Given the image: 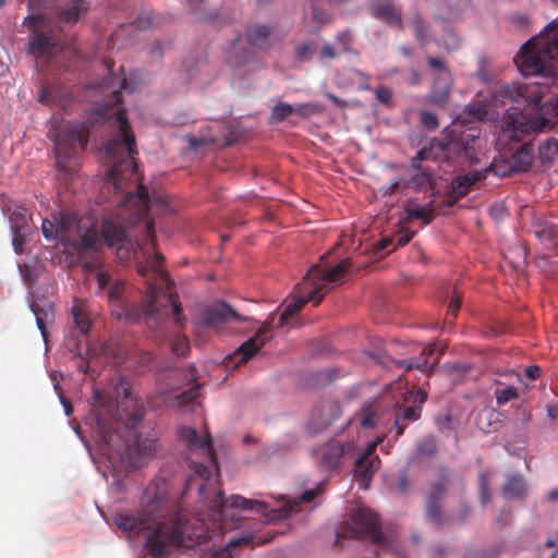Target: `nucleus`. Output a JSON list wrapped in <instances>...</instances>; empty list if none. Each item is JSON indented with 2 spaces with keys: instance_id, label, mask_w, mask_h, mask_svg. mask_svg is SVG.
I'll return each instance as SVG.
<instances>
[{
  "instance_id": "nucleus-1",
  "label": "nucleus",
  "mask_w": 558,
  "mask_h": 558,
  "mask_svg": "<svg viewBox=\"0 0 558 558\" xmlns=\"http://www.w3.org/2000/svg\"><path fill=\"white\" fill-rule=\"evenodd\" d=\"M193 475L184 480V489L173 494V482L165 475H157L145 489L141 508L136 515L130 512H118L113 521L118 529L130 534H147L146 546L155 558H160L169 553L170 546H180L186 539H192L193 532L187 515L183 513L182 500L193 486L197 487L198 496L204 507L210 511L208 517L213 521H220L229 517L228 509L253 510L268 522L288 518L294 510L296 502L286 501L280 508L267 510L264 501L247 499L240 495L225 498L222 490L214 494L210 483V471L199 462H191Z\"/></svg>"
},
{
  "instance_id": "nucleus-2",
  "label": "nucleus",
  "mask_w": 558,
  "mask_h": 558,
  "mask_svg": "<svg viewBox=\"0 0 558 558\" xmlns=\"http://www.w3.org/2000/svg\"><path fill=\"white\" fill-rule=\"evenodd\" d=\"M112 116L119 125V134L109 140L106 145V154L112 165L102 182L100 193L101 196L121 193L123 196L118 201L120 205L124 206L135 201L138 211L145 214L148 210L149 201L147 189L138 183L135 192L129 190V184L138 181L135 137L124 110L118 109Z\"/></svg>"
},
{
  "instance_id": "nucleus-3",
  "label": "nucleus",
  "mask_w": 558,
  "mask_h": 558,
  "mask_svg": "<svg viewBox=\"0 0 558 558\" xmlns=\"http://www.w3.org/2000/svg\"><path fill=\"white\" fill-rule=\"evenodd\" d=\"M125 400L118 404L121 424L108 428L98 420L99 434L108 450L119 456L121 461L131 468H142L153 459L159 450L158 433L135 432L144 417L145 409L137 401L129 399V390L124 389Z\"/></svg>"
},
{
  "instance_id": "nucleus-4",
  "label": "nucleus",
  "mask_w": 558,
  "mask_h": 558,
  "mask_svg": "<svg viewBox=\"0 0 558 558\" xmlns=\"http://www.w3.org/2000/svg\"><path fill=\"white\" fill-rule=\"evenodd\" d=\"M548 83L505 84L498 88L496 96L505 102L518 105L506 110L500 120V137L521 142L525 137L539 133L549 124V119L542 114V99Z\"/></svg>"
},
{
  "instance_id": "nucleus-5",
  "label": "nucleus",
  "mask_w": 558,
  "mask_h": 558,
  "mask_svg": "<svg viewBox=\"0 0 558 558\" xmlns=\"http://www.w3.org/2000/svg\"><path fill=\"white\" fill-rule=\"evenodd\" d=\"M165 257L160 253L147 259L146 264L137 265V272L145 281V293L140 306H132L125 311L128 320L144 323L149 329L156 330L168 318V304H172L174 315L178 317L181 312V305L175 303L171 296H168L165 303H158V295L166 292L165 288L170 289L173 282L163 270Z\"/></svg>"
},
{
  "instance_id": "nucleus-6",
  "label": "nucleus",
  "mask_w": 558,
  "mask_h": 558,
  "mask_svg": "<svg viewBox=\"0 0 558 558\" xmlns=\"http://www.w3.org/2000/svg\"><path fill=\"white\" fill-rule=\"evenodd\" d=\"M350 267V258L342 259L332 268L323 264L312 266L305 278L294 287L293 299L280 314L278 327L288 325L289 319L299 313L306 303L313 302L317 306L326 293L344 281V275Z\"/></svg>"
},
{
  "instance_id": "nucleus-7",
  "label": "nucleus",
  "mask_w": 558,
  "mask_h": 558,
  "mask_svg": "<svg viewBox=\"0 0 558 558\" xmlns=\"http://www.w3.org/2000/svg\"><path fill=\"white\" fill-rule=\"evenodd\" d=\"M122 102L121 90H113L105 106L95 112L93 122L87 120L84 123L72 125L64 124L54 136V154L58 161L66 159L75 154L76 146L85 148L88 143L89 129L94 123L105 121L108 117V110Z\"/></svg>"
},
{
  "instance_id": "nucleus-8",
  "label": "nucleus",
  "mask_w": 558,
  "mask_h": 558,
  "mask_svg": "<svg viewBox=\"0 0 558 558\" xmlns=\"http://www.w3.org/2000/svg\"><path fill=\"white\" fill-rule=\"evenodd\" d=\"M451 483L450 472L441 466L439 469V481L430 486L425 499L426 520L433 525L441 527L446 523H464L471 513V507L465 501H462L457 510L447 517L442 511V502L447 495L448 485Z\"/></svg>"
},
{
  "instance_id": "nucleus-9",
  "label": "nucleus",
  "mask_w": 558,
  "mask_h": 558,
  "mask_svg": "<svg viewBox=\"0 0 558 558\" xmlns=\"http://www.w3.org/2000/svg\"><path fill=\"white\" fill-rule=\"evenodd\" d=\"M24 24L31 28L27 50L36 60L50 62L61 50L56 31L43 15H28Z\"/></svg>"
},
{
  "instance_id": "nucleus-10",
  "label": "nucleus",
  "mask_w": 558,
  "mask_h": 558,
  "mask_svg": "<svg viewBox=\"0 0 558 558\" xmlns=\"http://www.w3.org/2000/svg\"><path fill=\"white\" fill-rule=\"evenodd\" d=\"M518 70L524 75H539L543 78L554 82L558 72L553 62L536 47L532 39L527 40L520 49L514 59Z\"/></svg>"
},
{
  "instance_id": "nucleus-11",
  "label": "nucleus",
  "mask_w": 558,
  "mask_h": 558,
  "mask_svg": "<svg viewBox=\"0 0 558 558\" xmlns=\"http://www.w3.org/2000/svg\"><path fill=\"white\" fill-rule=\"evenodd\" d=\"M348 535L355 538H369L375 544L385 543V535L380 532L377 514L369 508H357L351 515V525Z\"/></svg>"
},
{
  "instance_id": "nucleus-12",
  "label": "nucleus",
  "mask_w": 558,
  "mask_h": 558,
  "mask_svg": "<svg viewBox=\"0 0 558 558\" xmlns=\"http://www.w3.org/2000/svg\"><path fill=\"white\" fill-rule=\"evenodd\" d=\"M383 441V437H378L375 441L369 442L363 453L356 459L353 476L361 488L367 489L375 472L379 469L380 460L375 454L377 445Z\"/></svg>"
},
{
  "instance_id": "nucleus-13",
  "label": "nucleus",
  "mask_w": 558,
  "mask_h": 558,
  "mask_svg": "<svg viewBox=\"0 0 558 558\" xmlns=\"http://www.w3.org/2000/svg\"><path fill=\"white\" fill-rule=\"evenodd\" d=\"M271 338V326L265 323L253 337L234 351L233 357H239L238 364L248 362Z\"/></svg>"
},
{
  "instance_id": "nucleus-14",
  "label": "nucleus",
  "mask_w": 558,
  "mask_h": 558,
  "mask_svg": "<svg viewBox=\"0 0 558 558\" xmlns=\"http://www.w3.org/2000/svg\"><path fill=\"white\" fill-rule=\"evenodd\" d=\"M231 319L234 322H238V323H243V322L248 320L247 317L242 316L239 313H236L226 302H219L213 306L206 307L202 315L203 323L206 326H209L213 328H218Z\"/></svg>"
},
{
  "instance_id": "nucleus-15",
  "label": "nucleus",
  "mask_w": 558,
  "mask_h": 558,
  "mask_svg": "<svg viewBox=\"0 0 558 558\" xmlns=\"http://www.w3.org/2000/svg\"><path fill=\"white\" fill-rule=\"evenodd\" d=\"M341 414L340 404L336 401H324L316 405L308 422L312 433H319L328 427Z\"/></svg>"
},
{
  "instance_id": "nucleus-16",
  "label": "nucleus",
  "mask_w": 558,
  "mask_h": 558,
  "mask_svg": "<svg viewBox=\"0 0 558 558\" xmlns=\"http://www.w3.org/2000/svg\"><path fill=\"white\" fill-rule=\"evenodd\" d=\"M178 434L190 451H197L207 456L211 462L216 463V453L213 446V439L209 434L203 439L198 435V432L192 427H180Z\"/></svg>"
},
{
  "instance_id": "nucleus-17",
  "label": "nucleus",
  "mask_w": 558,
  "mask_h": 558,
  "mask_svg": "<svg viewBox=\"0 0 558 558\" xmlns=\"http://www.w3.org/2000/svg\"><path fill=\"white\" fill-rule=\"evenodd\" d=\"M531 39L550 62L558 63V21L550 22L538 36Z\"/></svg>"
},
{
  "instance_id": "nucleus-18",
  "label": "nucleus",
  "mask_w": 558,
  "mask_h": 558,
  "mask_svg": "<svg viewBox=\"0 0 558 558\" xmlns=\"http://www.w3.org/2000/svg\"><path fill=\"white\" fill-rule=\"evenodd\" d=\"M353 449V442L342 444L338 440H330L319 451V463L327 470H333L339 465L340 458Z\"/></svg>"
},
{
  "instance_id": "nucleus-19",
  "label": "nucleus",
  "mask_w": 558,
  "mask_h": 558,
  "mask_svg": "<svg viewBox=\"0 0 558 558\" xmlns=\"http://www.w3.org/2000/svg\"><path fill=\"white\" fill-rule=\"evenodd\" d=\"M452 83L451 72L437 74L427 95L428 101L434 106L445 107L450 99Z\"/></svg>"
},
{
  "instance_id": "nucleus-20",
  "label": "nucleus",
  "mask_w": 558,
  "mask_h": 558,
  "mask_svg": "<svg viewBox=\"0 0 558 558\" xmlns=\"http://www.w3.org/2000/svg\"><path fill=\"white\" fill-rule=\"evenodd\" d=\"M449 144L441 141L432 140L428 145L422 147L411 159V167L420 169V162L423 160L445 161L449 159Z\"/></svg>"
},
{
  "instance_id": "nucleus-21",
  "label": "nucleus",
  "mask_w": 558,
  "mask_h": 558,
  "mask_svg": "<svg viewBox=\"0 0 558 558\" xmlns=\"http://www.w3.org/2000/svg\"><path fill=\"white\" fill-rule=\"evenodd\" d=\"M88 11L86 0H69L57 8V21L62 26H73Z\"/></svg>"
},
{
  "instance_id": "nucleus-22",
  "label": "nucleus",
  "mask_w": 558,
  "mask_h": 558,
  "mask_svg": "<svg viewBox=\"0 0 558 558\" xmlns=\"http://www.w3.org/2000/svg\"><path fill=\"white\" fill-rule=\"evenodd\" d=\"M372 15L387 24L396 25L403 29L402 12L397 9L391 0L376 1L371 4Z\"/></svg>"
},
{
  "instance_id": "nucleus-23",
  "label": "nucleus",
  "mask_w": 558,
  "mask_h": 558,
  "mask_svg": "<svg viewBox=\"0 0 558 558\" xmlns=\"http://www.w3.org/2000/svg\"><path fill=\"white\" fill-rule=\"evenodd\" d=\"M101 233L108 246L120 245L126 240V226L118 220L105 218L101 223Z\"/></svg>"
},
{
  "instance_id": "nucleus-24",
  "label": "nucleus",
  "mask_w": 558,
  "mask_h": 558,
  "mask_svg": "<svg viewBox=\"0 0 558 558\" xmlns=\"http://www.w3.org/2000/svg\"><path fill=\"white\" fill-rule=\"evenodd\" d=\"M68 226H78V220L75 215L62 217L58 223L49 219H44L41 223V231L47 240H56L60 235L63 238L66 232Z\"/></svg>"
},
{
  "instance_id": "nucleus-25",
  "label": "nucleus",
  "mask_w": 558,
  "mask_h": 558,
  "mask_svg": "<svg viewBox=\"0 0 558 558\" xmlns=\"http://www.w3.org/2000/svg\"><path fill=\"white\" fill-rule=\"evenodd\" d=\"M534 160V147L531 142L521 145L511 156L510 168L515 172H526Z\"/></svg>"
},
{
  "instance_id": "nucleus-26",
  "label": "nucleus",
  "mask_w": 558,
  "mask_h": 558,
  "mask_svg": "<svg viewBox=\"0 0 558 558\" xmlns=\"http://www.w3.org/2000/svg\"><path fill=\"white\" fill-rule=\"evenodd\" d=\"M535 236L546 245L548 250L558 255V226L549 221L537 223L534 227Z\"/></svg>"
},
{
  "instance_id": "nucleus-27",
  "label": "nucleus",
  "mask_w": 558,
  "mask_h": 558,
  "mask_svg": "<svg viewBox=\"0 0 558 558\" xmlns=\"http://www.w3.org/2000/svg\"><path fill=\"white\" fill-rule=\"evenodd\" d=\"M371 356L377 363L381 364L385 367H390L392 364H395L398 367H404L407 371L416 368V369H420L421 372H426L427 369L432 368V366H429L427 359H425L423 362H415L413 359L397 361V360L388 356L384 352L372 353Z\"/></svg>"
},
{
  "instance_id": "nucleus-28",
  "label": "nucleus",
  "mask_w": 558,
  "mask_h": 558,
  "mask_svg": "<svg viewBox=\"0 0 558 558\" xmlns=\"http://www.w3.org/2000/svg\"><path fill=\"white\" fill-rule=\"evenodd\" d=\"M272 27L268 25H254L247 31L251 46L258 49H268L271 46Z\"/></svg>"
},
{
  "instance_id": "nucleus-29",
  "label": "nucleus",
  "mask_w": 558,
  "mask_h": 558,
  "mask_svg": "<svg viewBox=\"0 0 558 558\" xmlns=\"http://www.w3.org/2000/svg\"><path fill=\"white\" fill-rule=\"evenodd\" d=\"M32 311L36 317V324L44 338H46V327L52 323L54 318L53 305L51 302L45 301L43 304L34 302Z\"/></svg>"
},
{
  "instance_id": "nucleus-30",
  "label": "nucleus",
  "mask_w": 558,
  "mask_h": 558,
  "mask_svg": "<svg viewBox=\"0 0 558 558\" xmlns=\"http://www.w3.org/2000/svg\"><path fill=\"white\" fill-rule=\"evenodd\" d=\"M395 423L393 426L397 428V437L402 435L407 422L417 421L421 416V407H399L393 414Z\"/></svg>"
},
{
  "instance_id": "nucleus-31",
  "label": "nucleus",
  "mask_w": 558,
  "mask_h": 558,
  "mask_svg": "<svg viewBox=\"0 0 558 558\" xmlns=\"http://www.w3.org/2000/svg\"><path fill=\"white\" fill-rule=\"evenodd\" d=\"M502 494L508 499H523L526 495V484L521 475H512L507 478L502 487Z\"/></svg>"
},
{
  "instance_id": "nucleus-32",
  "label": "nucleus",
  "mask_w": 558,
  "mask_h": 558,
  "mask_svg": "<svg viewBox=\"0 0 558 558\" xmlns=\"http://www.w3.org/2000/svg\"><path fill=\"white\" fill-rule=\"evenodd\" d=\"M404 208L409 219H420L424 225L430 223L434 218V210L429 205L409 203Z\"/></svg>"
},
{
  "instance_id": "nucleus-33",
  "label": "nucleus",
  "mask_w": 558,
  "mask_h": 558,
  "mask_svg": "<svg viewBox=\"0 0 558 558\" xmlns=\"http://www.w3.org/2000/svg\"><path fill=\"white\" fill-rule=\"evenodd\" d=\"M469 113L480 121H494L497 112L487 101H474L469 106Z\"/></svg>"
},
{
  "instance_id": "nucleus-34",
  "label": "nucleus",
  "mask_w": 558,
  "mask_h": 558,
  "mask_svg": "<svg viewBox=\"0 0 558 558\" xmlns=\"http://www.w3.org/2000/svg\"><path fill=\"white\" fill-rule=\"evenodd\" d=\"M480 180L481 174L477 172L469 173L463 177H457L452 180L451 183L452 191L458 197L464 196L469 192L470 187Z\"/></svg>"
},
{
  "instance_id": "nucleus-35",
  "label": "nucleus",
  "mask_w": 558,
  "mask_h": 558,
  "mask_svg": "<svg viewBox=\"0 0 558 558\" xmlns=\"http://www.w3.org/2000/svg\"><path fill=\"white\" fill-rule=\"evenodd\" d=\"M73 323L81 336H86L90 329V319L83 305L74 304L71 308Z\"/></svg>"
},
{
  "instance_id": "nucleus-36",
  "label": "nucleus",
  "mask_w": 558,
  "mask_h": 558,
  "mask_svg": "<svg viewBox=\"0 0 558 558\" xmlns=\"http://www.w3.org/2000/svg\"><path fill=\"white\" fill-rule=\"evenodd\" d=\"M558 154V140L549 137L538 145V159L542 163H551Z\"/></svg>"
},
{
  "instance_id": "nucleus-37",
  "label": "nucleus",
  "mask_w": 558,
  "mask_h": 558,
  "mask_svg": "<svg viewBox=\"0 0 558 558\" xmlns=\"http://www.w3.org/2000/svg\"><path fill=\"white\" fill-rule=\"evenodd\" d=\"M99 239L95 231L86 230L80 239L73 244V247L78 252L97 251Z\"/></svg>"
},
{
  "instance_id": "nucleus-38",
  "label": "nucleus",
  "mask_w": 558,
  "mask_h": 558,
  "mask_svg": "<svg viewBox=\"0 0 558 558\" xmlns=\"http://www.w3.org/2000/svg\"><path fill=\"white\" fill-rule=\"evenodd\" d=\"M361 425L364 428H378L384 425L381 415L379 413V405H368L364 408V415L361 420Z\"/></svg>"
},
{
  "instance_id": "nucleus-39",
  "label": "nucleus",
  "mask_w": 558,
  "mask_h": 558,
  "mask_svg": "<svg viewBox=\"0 0 558 558\" xmlns=\"http://www.w3.org/2000/svg\"><path fill=\"white\" fill-rule=\"evenodd\" d=\"M414 36L421 46H424L427 37V26L418 12H414L410 19Z\"/></svg>"
},
{
  "instance_id": "nucleus-40",
  "label": "nucleus",
  "mask_w": 558,
  "mask_h": 558,
  "mask_svg": "<svg viewBox=\"0 0 558 558\" xmlns=\"http://www.w3.org/2000/svg\"><path fill=\"white\" fill-rule=\"evenodd\" d=\"M417 172L412 175L410 183L417 189H425L426 186L433 185V171L428 168L415 169Z\"/></svg>"
},
{
  "instance_id": "nucleus-41",
  "label": "nucleus",
  "mask_w": 558,
  "mask_h": 558,
  "mask_svg": "<svg viewBox=\"0 0 558 558\" xmlns=\"http://www.w3.org/2000/svg\"><path fill=\"white\" fill-rule=\"evenodd\" d=\"M494 395L498 405H504L519 397L517 388L508 385L497 386Z\"/></svg>"
},
{
  "instance_id": "nucleus-42",
  "label": "nucleus",
  "mask_w": 558,
  "mask_h": 558,
  "mask_svg": "<svg viewBox=\"0 0 558 558\" xmlns=\"http://www.w3.org/2000/svg\"><path fill=\"white\" fill-rule=\"evenodd\" d=\"M252 543V537L250 535L230 539L226 544L225 548L217 554L218 558H233L232 551L242 546H247Z\"/></svg>"
},
{
  "instance_id": "nucleus-43",
  "label": "nucleus",
  "mask_w": 558,
  "mask_h": 558,
  "mask_svg": "<svg viewBox=\"0 0 558 558\" xmlns=\"http://www.w3.org/2000/svg\"><path fill=\"white\" fill-rule=\"evenodd\" d=\"M294 112V107L288 102H279L276 105L270 113V123L282 122L287 117Z\"/></svg>"
},
{
  "instance_id": "nucleus-44",
  "label": "nucleus",
  "mask_w": 558,
  "mask_h": 558,
  "mask_svg": "<svg viewBox=\"0 0 558 558\" xmlns=\"http://www.w3.org/2000/svg\"><path fill=\"white\" fill-rule=\"evenodd\" d=\"M201 393V386L195 385L187 390L182 391L175 397L178 405H187L196 400Z\"/></svg>"
},
{
  "instance_id": "nucleus-45",
  "label": "nucleus",
  "mask_w": 558,
  "mask_h": 558,
  "mask_svg": "<svg viewBox=\"0 0 558 558\" xmlns=\"http://www.w3.org/2000/svg\"><path fill=\"white\" fill-rule=\"evenodd\" d=\"M323 108L317 104H299L294 107V112L299 117L305 119L322 112Z\"/></svg>"
},
{
  "instance_id": "nucleus-46",
  "label": "nucleus",
  "mask_w": 558,
  "mask_h": 558,
  "mask_svg": "<svg viewBox=\"0 0 558 558\" xmlns=\"http://www.w3.org/2000/svg\"><path fill=\"white\" fill-rule=\"evenodd\" d=\"M420 121L422 125L429 131L436 130L439 125L437 116L427 110L420 111Z\"/></svg>"
},
{
  "instance_id": "nucleus-47",
  "label": "nucleus",
  "mask_w": 558,
  "mask_h": 558,
  "mask_svg": "<svg viewBox=\"0 0 558 558\" xmlns=\"http://www.w3.org/2000/svg\"><path fill=\"white\" fill-rule=\"evenodd\" d=\"M427 63L430 69L438 72L437 74H444L445 72H450L448 62L445 58L441 57H427Z\"/></svg>"
},
{
  "instance_id": "nucleus-48",
  "label": "nucleus",
  "mask_w": 558,
  "mask_h": 558,
  "mask_svg": "<svg viewBox=\"0 0 558 558\" xmlns=\"http://www.w3.org/2000/svg\"><path fill=\"white\" fill-rule=\"evenodd\" d=\"M189 350L187 339L183 336L175 337L171 342V351L178 355L183 356Z\"/></svg>"
},
{
  "instance_id": "nucleus-49",
  "label": "nucleus",
  "mask_w": 558,
  "mask_h": 558,
  "mask_svg": "<svg viewBox=\"0 0 558 558\" xmlns=\"http://www.w3.org/2000/svg\"><path fill=\"white\" fill-rule=\"evenodd\" d=\"M154 362V355L149 351H141L136 355L137 372H144Z\"/></svg>"
},
{
  "instance_id": "nucleus-50",
  "label": "nucleus",
  "mask_w": 558,
  "mask_h": 558,
  "mask_svg": "<svg viewBox=\"0 0 558 558\" xmlns=\"http://www.w3.org/2000/svg\"><path fill=\"white\" fill-rule=\"evenodd\" d=\"M461 294L459 293L458 289L454 288L453 294L448 305L447 317L451 316L452 318H454L457 316V313L461 305Z\"/></svg>"
},
{
  "instance_id": "nucleus-51",
  "label": "nucleus",
  "mask_w": 558,
  "mask_h": 558,
  "mask_svg": "<svg viewBox=\"0 0 558 558\" xmlns=\"http://www.w3.org/2000/svg\"><path fill=\"white\" fill-rule=\"evenodd\" d=\"M124 286L122 282H116L108 291V301L118 305L121 301Z\"/></svg>"
},
{
  "instance_id": "nucleus-52",
  "label": "nucleus",
  "mask_w": 558,
  "mask_h": 558,
  "mask_svg": "<svg viewBox=\"0 0 558 558\" xmlns=\"http://www.w3.org/2000/svg\"><path fill=\"white\" fill-rule=\"evenodd\" d=\"M14 236L12 240L13 246L16 252H22L23 245L25 243V232L24 226H14Z\"/></svg>"
},
{
  "instance_id": "nucleus-53",
  "label": "nucleus",
  "mask_w": 558,
  "mask_h": 558,
  "mask_svg": "<svg viewBox=\"0 0 558 558\" xmlns=\"http://www.w3.org/2000/svg\"><path fill=\"white\" fill-rule=\"evenodd\" d=\"M375 95L378 101L384 105H389L392 97V92L389 87L378 86L375 90Z\"/></svg>"
},
{
  "instance_id": "nucleus-54",
  "label": "nucleus",
  "mask_w": 558,
  "mask_h": 558,
  "mask_svg": "<svg viewBox=\"0 0 558 558\" xmlns=\"http://www.w3.org/2000/svg\"><path fill=\"white\" fill-rule=\"evenodd\" d=\"M72 341H74V348H71L69 345V350H70V352L73 353V357L80 359V363L77 364L78 371L82 372L83 374H86L88 371V365L81 357V351L78 349V340L77 339L74 340V336H73Z\"/></svg>"
},
{
  "instance_id": "nucleus-55",
  "label": "nucleus",
  "mask_w": 558,
  "mask_h": 558,
  "mask_svg": "<svg viewBox=\"0 0 558 558\" xmlns=\"http://www.w3.org/2000/svg\"><path fill=\"white\" fill-rule=\"evenodd\" d=\"M312 50H313V44H311V43L302 44L296 48L295 56H296L298 60L305 61V60L311 59Z\"/></svg>"
},
{
  "instance_id": "nucleus-56",
  "label": "nucleus",
  "mask_w": 558,
  "mask_h": 558,
  "mask_svg": "<svg viewBox=\"0 0 558 558\" xmlns=\"http://www.w3.org/2000/svg\"><path fill=\"white\" fill-rule=\"evenodd\" d=\"M510 22L518 28H525L529 26L531 19L527 14L520 13L510 16Z\"/></svg>"
},
{
  "instance_id": "nucleus-57",
  "label": "nucleus",
  "mask_w": 558,
  "mask_h": 558,
  "mask_svg": "<svg viewBox=\"0 0 558 558\" xmlns=\"http://www.w3.org/2000/svg\"><path fill=\"white\" fill-rule=\"evenodd\" d=\"M410 485H411V483H410V480H409L407 473H404V472L400 473L396 481L397 489L400 493H405L409 489Z\"/></svg>"
},
{
  "instance_id": "nucleus-58",
  "label": "nucleus",
  "mask_w": 558,
  "mask_h": 558,
  "mask_svg": "<svg viewBox=\"0 0 558 558\" xmlns=\"http://www.w3.org/2000/svg\"><path fill=\"white\" fill-rule=\"evenodd\" d=\"M420 451L426 456H433L436 452V445L434 439H425L420 446Z\"/></svg>"
},
{
  "instance_id": "nucleus-59",
  "label": "nucleus",
  "mask_w": 558,
  "mask_h": 558,
  "mask_svg": "<svg viewBox=\"0 0 558 558\" xmlns=\"http://www.w3.org/2000/svg\"><path fill=\"white\" fill-rule=\"evenodd\" d=\"M336 50L331 44H325L319 53L322 60H331L336 58Z\"/></svg>"
},
{
  "instance_id": "nucleus-60",
  "label": "nucleus",
  "mask_w": 558,
  "mask_h": 558,
  "mask_svg": "<svg viewBox=\"0 0 558 558\" xmlns=\"http://www.w3.org/2000/svg\"><path fill=\"white\" fill-rule=\"evenodd\" d=\"M96 279H97L99 289L102 290L109 284V282L111 280V276L106 271H98L96 275Z\"/></svg>"
},
{
  "instance_id": "nucleus-61",
  "label": "nucleus",
  "mask_w": 558,
  "mask_h": 558,
  "mask_svg": "<svg viewBox=\"0 0 558 558\" xmlns=\"http://www.w3.org/2000/svg\"><path fill=\"white\" fill-rule=\"evenodd\" d=\"M353 72L356 75H359L361 77V80H362L361 83H360V89H362V90H369L371 89L369 76L365 72H363L361 70H357V69L353 70Z\"/></svg>"
},
{
  "instance_id": "nucleus-62",
  "label": "nucleus",
  "mask_w": 558,
  "mask_h": 558,
  "mask_svg": "<svg viewBox=\"0 0 558 558\" xmlns=\"http://www.w3.org/2000/svg\"><path fill=\"white\" fill-rule=\"evenodd\" d=\"M337 41L341 44L342 50L345 52L349 50V45L351 41V35L349 32H342L337 36Z\"/></svg>"
},
{
  "instance_id": "nucleus-63",
  "label": "nucleus",
  "mask_w": 558,
  "mask_h": 558,
  "mask_svg": "<svg viewBox=\"0 0 558 558\" xmlns=\"http://www.w3.org/2000/svg\"><path fill=\"white\" fill-rule=\"evenodd\" d=\"M542 369L536 365H530L525 368V375L530 379L534 380L541 376Z\"/></svg>"
},
{
  "instance_id": "nucleus-64",
  "label": "nucleus",
  "mask_w": 558,
  "mask_h": 558,
  "mask_svg": "<svg viewBox=\"0 0 558 558\" xmlns=\"http://www.w3.org/2000/svg\"><path fill=\"white\" fill-rule=\"evenodd\" d=\"M548 106L550 107V110L547 109L546 112L554 117H558V95L548 104Z\"/></svg>"
}]
</instances>
